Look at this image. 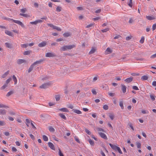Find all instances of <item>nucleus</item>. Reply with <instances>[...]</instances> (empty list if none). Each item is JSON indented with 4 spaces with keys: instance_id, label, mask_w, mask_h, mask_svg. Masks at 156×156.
Instances as JSON below:
<instances>
[{
    "instance_id": "f257e3e1",
    "label": "nucleus",
    "mask_w": 156,
    "mask_h": 156,
    "mask_svg": "<svg viewBox=\"0 0 156 156\" xmlns=\"http://www.w3.org/2000/svg\"><path fill=\"white\" fill-rule=\"evenodd\" d=\"M75 47V45H66L60 48V50L61 51H65L67 50L71 49Z\"/></svg>"
},
{
    "instance_id": "f03ea898",
    "label": "nucleus",
    "mask_w": 156,
    "mask_h": 156,
    "mask_svg": "<svg viewBox=\"0 0 156 156\" xmlns=\"http://www.w3.org/2000/svg\"><path fill=\"white\" fill-rule=\"evenodd\" d=\"M26 123L27 126L35 127L34 125V122L30 119H27L26 120Z\"/></svg>"
},
{
    "instance_id": "7ed1b4c3",
    "label": "nucleus",
    "mask_w": 156,
    "mask_h": 156,
    "mask_svg": "<svg viewBox=\"0 0 156 156\" xmlns=\"http://www.w3.org/2000/svg\"><path fill=\"white\" fill-rule=\"evenodd\" d=\"M7 20H12V21L14 22L15 23H16L21 26V27H24V25L23 24V23L21 22L20 21H19L18 20H13L12 19H7Z\"/></svg>"
},
{
    "instance_id": "20e7f679",
    "label": "nucleus",
    "mask_w": 156,
    "mask_h": 156,
    "mask_svg": "<svg viewBox=\"0 0 156 156\" xmlns=\"http://www.w3.org/2000/svg\"><path fill=\"white\" fill-rule=\"evenodd\" d=\"M112 52V50L109 48H107L105 51V55L109 54L111 53Z\"/></svg>"
},
{
    "instance_id": "39448f33",
    "label": "nucleus",
    "mask_w": 156,
    "mask_h": 156,
    "mask_svg": "<svg viewBox=\"0 0 156 156\" xmlns=\"http://www.w3.org/2000/svg\"><path fill=\"white\" fill-rule=\"evenodd\" d=\"M45 56L47 57H54L56 56V55L54 53H47L46 54Z\"/></svg>"
},
{
    "instance_id": "423d86ee",
    "label": "nucleus",
    "mask_w": 156,
    "mask_h": 156,
    "mask_svg": "<svg viewBox=\"0 0 156 156\" xmlns=\"http://www.w3.org/2000/svg\"><path fill=\"white\" fill-rule=\"evenodd\" d=\"M43 22L42 20H36L34 21L31 22H30V23L31 24L36 25L38 23H41Z\"/></svg>"
},
{
    "instance_id": "0eeeda50",
    "label": "nucleus",
    "mask_w": 156,
    "mask_h": 156,
    "mask_svg": "<svg viewBox=\"0 0 156 156\" xmlns=\"http://www.w3.org/2000/svg\"><path fill=\"white\" fill-rule=\"evenodd\" d=\"M109 144L113 150L116 151L117 148H118V147L115 145L112 144L111 143H109Z\"/></svg>"
},
{
    "instance_id": "6e6552de",
    "label": "nucleus",
    "mask_w": 156,
    "mask_h": 156,
    "mask_svg": "<svg viewBox=\"0 0 156 156\" xmlns=\"http://www.w3.org/2000/svg\"><path fill=\"white\" fill-rule=\"evenodd\" d=\"M99 134L101 137L102 138L105 140H107L108 139L105 133L101 132H99Z\"/></svg>"
},
{
    "instance_id": "1a4fd4ad",
    "label": "nucleus",
    "mask_w": 156,
    "mask_h": 156,
    "mask_svg": "<svg viewBox=\"0 0 156 156\" xmlns=\"http://www.w3.org/2000/svg\"><path fill=\"white\" fill-rule=\"evenodd\" d=\"M49 85V84L48 83H45L44 84H43L41 86H40V88L45 89L48 87Z\"/></svg>"
},
{
    "instance_id": "9d476101",
    "label": "nucleus",
    "mask_w": 156,
    "mask_h": 156,
    "mask_svg": "<svg viewBox=\"0 0 156 156\" xmlns=\"http://www.w3.org/2000/svg\"><path fill=\"white\" fill-rule=\"evenodd\" d=\"M48 144L49 147L51 149L54 150H55V148L54 146L52 143L50 142H49Z\"/></svg>"
},
{
    "instance_id": "9b49d317",
    "label": "nucleus",
    "mask_w": 156,
    "mask_h": 156,
    "mask_svg": "<svg viewBox=\"0 0 156 156\" xmlns=\"http://www.w3.org/2000/svg\"><path fill=\"white\" fill-rule=\"evenodd\" d=\"M121 86L122 87V92L124 93H125L126 92V87L124 84H122Z\"/></svg>"
},
{
    "instance_id": "f8f14e48",
    "label": "nucleus",
    "mask_w": 156,
    "mask_h": 156,
    "mask_svg": "<svg viewBox=\"0 0 156 156\" xmlns=\"http://www.w3.org/2000/svg\"><path fill=\"white\" fill-rule=\"evenodd\" d=\"M46 44V42L45 41H43L41 43H39L38 46L40 47H42L45 46Z\"/></svg>"
},
{
    "instance_id": "ddd939ff",
    "label": "nucleus",
    "mask_w": 156,
    "mask_h": 156,
    "mask_svg": "<svg viewBox=\"0 0 156 156\" xmlns=\"http://www.w3.org/2000/svg\"><path fill=\"white\" fill-rule=\"evenodd\" d=\"M27 130L28 131V133L30 135V137L31 139L33 140H34L35 137L32 134H30L31 132L33 133V132L32 131V132H31L29 131L28 129H27Z\"/></svg>"
},
{
    "instance_id": "4468645a",
    "label": "nucleus",
    "mask_w": 156,
    "mask_h": 156,
    "mask_svg": "<svg viewBox=\"0 0 156 156\" xmlns=\"http://www.w3.org/2000/svg\"><path fill=\"white\" fill-rule=\"evenodd\" d=\"M133 79V78L132 77H130L127 78L125 80V81L126 83H129L131 82Z\"/></svg>"
},
{
    "instance_id": "2eb2a0df",
    "label": "nucleus",
    "mask_w": 156,
    "mask_h": 156,
    "mask_svg": "<svg viewBox=\"0 0 156 156\" xmlns=\"http://www.w3.org/2000/svg\"><path fill=\"white\" fill-rule=\"evenodd\" d=\"M26 61L24 59H20L17 60V62L18 64H20L23 62H26Z\"/></svg>"
},
{
    "instance_id": "dca6fc26",
    "label": "nucleus",
    "mask_w": 156,
    "mask_h": 156,
    "mask_svg": "<svg viewBox=\"0 0 156 156\" xmlns=\"http://www.w3.org/2000/svg\"><path fill=\"white\" fill-rule=\"evenodd\" d=\"M43 59H41L39 61H37L35 62L33 64V65L34 66H35V65L37 64H39L41 63L43 61Z\"/></svg>"
},
{
    "instance_id": "f3484780",
    "label": "nucleus",
    "mask_w": 156,
    "mask_h": 156,
    "mask_svg": "<svg viewBox=\"0 0 156 156\" xmlns=\"http://www.w3.org/2000/svg\"><path fill=\"white\" fill-rule=\"evenodd\" d=\"M5 33L6 34H7L9 36H13V34H12V32L6 30L5 31Z\"/></svg>"
},
{
    "instance_id": "a211bd4d",
    "label": "nucleus",
    "mask_w": 156,
    "mask_h": 156,
    "mask_svg": "<svg viewBox=\"0 0 156 156\" xmlns=\"http://www.w3.org/2000/svg\"><path fill=\"white\" fill-rule=\"evenodd\" d=\"M5 44L6 47L9 48H12V45L11 44L6 42L5 43Z\"/></svg>"
},
{
    "instance_id": "6ab92c4d",
    "label": "nucleus",
    "mask_w": 156,
    "mask_h": 156,
    "mask_svg": "<svg viewBox=\"0 0 156 156\" xmlns=\"http://www.w3.org/2000/svg\"><path fill=\"white\" fill-rule=\"evenodd\" d=\"M7 111L5 109H0V114L3 115H5Z\"/></svg>"
},
{
    "instance_id": "aec40b11",
    "label": "nucleus",
    "mask_w": 156,
    "mask_h": 156,
    "mask_svg": "<svg viewBox=\"0 0 156 156\" xmlns=\"http://www.w3.org/2000/svg\"><path fill=\"white\" fill-rule=\"evenodd\" d=\"M146 18L149 20H151L155 19V18L153 16H147Z\"/></svg>"
},
{
    "instance_id": "412c9836",
    "label": "nucleus",
    "mask_w": 156,
    "mask_h": 156,
    "mask_svg": "<svg viewBox=\"0 0 156 156\" xmlns=\"http://www.w3.org/2000/svg\"><path fill=\"white\" fill-rule=\"evenodd\" d=\"M73 111L74 113L78 114H80L82 113L81 111L78 110L73 109Z\"/></svg>"
},
{
    "instance_id": "4be33fe9",
    "label": "nucleus",
    "mask_w": 156,
    "mask_h": 156,
    "mask_svg": "<svg viewBox=\"0 0 156 156\" xmlns=\"http://www.w3.org/2000/svg\"><path fill=\"white\" fill-rule=\"evenodd\" d=\"M59 110L63 112H69V110L66 108H61L59 109Z\"/></svg>"
},
{
    "instance_id": "5701e85b",
    "label": "nucleus",
    "mask_w": 156,
    "mask_h": 156,
    "mask_svg": "<svg viewBox=\"0 0 156 156\" xmlns=\"http://www.w3.org/2000/svg\"><path fill=\"white\" fill-rule=\"evenodd\" d=\"M88 141H89V142L90 144L92 146H94V145H95V144H94V142L93 140H92L90 139L88 140Z\"/></svg>"
},
{
    "instance_id": "b1692460",
    "label": "nucleus",
    "mask_w": 156,
    "mask_h": 156,
    "mask_svg": "<svg viewBox=\"0 0 156 156\" xmlns=\"http://www.w3.org/2000/svg\"><path fill=\"white\" fill-rule=\"evenodd\" d=\"M148 79V77L146 75H144L141 77V79L143 80H147Z\"/></svg>"
},
{
    "instance_id": "393cba45",
    "label": "nucleus",
    "mask_w": 156,
    "mask_h": 156,
    "mask_svg": "<svg viewBox=\"0 0 156 156\" xmlns=\"http://www.w3.org/2000/svg\"><path fill=\"white\" fill-rule=\"evenodd\" d=\"M108 116L111 120H112L114 119V115L113 114L109 113L108 114Z\"/></svg>"
},
{
    "instance_id": "a878e982",
    "label": "nucleus",
    "mask_w": 156,
    "mask_h": 156,
    "mask_svg": "<svg viewBox=\"0 0 156 156\" xmlns=\"http://www.w3.org/2000/svg\"><path fill=\"white\" fill-rule=\"evenodd\" d=\"M9 73V71H7L2 76V77L3 78L5 77L8 75Z\"/></svg>"
},
{
    "instance_id": "bb28decb",
    "label": "nucleus",
    "mask_w": 156,
    "mask_h": 156,
    "mask_svg": "<svg viewBox=\"0 0 156 156\" xmlns=\"http://www.w3.org/2000/svg\"><path fill=\"white\" fill-rule=\"evenodd\" d=\"M96 51V49L95 48H92L89 52V54H91L94 53Z\"/></svg>"
},
{
    "instance_id": "cd10ccee",
    "label": "nucleus",
    "mask_w": 156,
    "mask_h": 156,
    "mask_svg": "<svg viewBox=\"0 0 156 156\" xmlns=\"http://www.w3.org/2000/svg\"><path fill=\"white\" fill-rule=\"evenodd\" d=\"M12 79H13V81H14V82H15L14 84L15 85L17 83V80L16 78V77L14 75H13Z\"/></svg>"
},
{
    "instance_id": "c85d7f7f",
    "label": "nucleus",
    "mask_w": 156,
    "mask_h": 156,
    "mask_svg": "<svg viewBox=\"0 0 156 156\" xmlns=\"http://www.w3.org/2000/svg\"><path fill=\"white\" fill-rule=\"evenodd\" d=\"M119 105L120 106L121 108L122 109H124V106L123 105V101H120L119 103Z\"/></svg>"
},
{
    "instance_id": "c756f323",
    "label": "nucleus",
    "mask_w": 156,
    "mask_h": 156,
    "mask_svg": "<svg viewBox=\"0 0 156 156\" xmlns=\"http://www.w3.org/2000/svg\"><path fill=\"white\" fill-rule=\"evenodd\" d=\"M48 25L50 27L52 28H53V29L55 30V28L56 27V26L52 24H50V23H48Z\"/></svg>"
},
{
    "instance_id": "7c9ffc66",
    "label": "nucleus",
    "mask_w": 156,
    "mask_h": 156,
    "mask_svg": "<svg viewBox=\"0 0 156 156\" xmlns=\"http://www.w3.org/2000/svg\"><path fill=\"white\" fill-rule=\"evenodd\" d=\"M94 130H96L98 131H102L103 132H105V131L103 129L100 127H97Z\"/></svg>"
},
{
    "instance_id": "2f4dec72",
    "label": "nucleus",
    "mask_w": 156,
    "mask_h": 156,
    "mask_svg": "<svg viewBox=\"0 0 156 156\" xmlns=\"http://www.w3.org/2000/svg\"><path fill=\"white\" fill-rule=\"evenodd\" d=\"M70 34L69 32H66L63 34V36L65 37H67L69 36Z\"/></svg>"
},
{
    "instance_id": "473e14b6",
    "label": "nucleus",
    "mask_w": 156,
    "mask_h": 156,
    "mask_svg": "<svg viewBox=\"0 0 156 156\" xmlns=\"http://www.w3.org/2000/svg\"><path fill=\"white\" fill-rule=\"evenodd\" d=\"M59 116H60V117L62 119H63L65 120L66 119V117L63 114H62V113H60L59 114Z\"/></svg>"
},
{
    "instance_id": "72a5a7b5",
    "label": "nucleus",
    "mask_w": 156,
    "mask_h": 156,
    "mask_svg": "<svg viewBox=\"0 0 156 156\" xmlns=\"http://www.w3.org/2000/svg\"><path fill=\"white\" fill-rule=\"evenodd\" d=\"M42 138L43 140L45 141H47L48 140V137L45 135L43 136Z\"/></svg>"
},
{
    "instance_id": "f704fd0d",
    "label": "nucleus",
    "mask_w": 156,
    "mask_h": 156,
    "mask_svg": "<svg viewBox=\"0 0 156 156\" xmlns=\"http://www.w3.org/2000/svg\"><path fill=\"white\" fill-rule=\"evenodd\" d=\"M20 15L25 17H29L30 16L28 15L27 14H23L22 13H20Z\"/></svg>"
},
{
    "instance_id": "c9c22d12",
    "label": "nucleus",
    "mask_w": 156,
    "mask_h": 156,
    "mask_svg": "<svg viewBox=\"0 0 156 156\" xmlns=\"http://www.w3.org/2000/svg\"><path fill=\"white\" fill-rule=\"evenodd\" d=\"M34 66L33 64L30 66L28 70V73H30L32 70Z\"/></svg>"
},
{
    "instance_id": "e433bc0d",
    "label": "nucleus",
    "mask_w": 156,
    "mask_h": 156,
    "mask_svg": "<svg viewBox=\"0 0 156 156\" xmlns=\"http://www.w3.org/2000/svg\"><path fill=\"white\" fill-rule=\"evenodd\" d=\"M144 36H142L141 38V39L140 41V42L141 44L144 43Z\"/></svg>"
},
{
    "instance_id": "4c0bfd02",
    "label": "nucleus",
    "mask_w": 156,
    "mask_h": 156,
    "mask_svg": "<svg viewBox=\"0 0 156 156\" xmlns=\"http://www.w3.org/2000/svg\"><path fill=\"white\" fill-rule=\"evenodd\" d=\"M13 91H9V92H8L7 93L6 96L7 97H9V96H10L11 95L13 94Z\"/></svg>"
},
{
    "instance_id": "58836bf2",
    "label": "nucleus",
    "mask_w": 156,
    "mask_h": 156,
    "mask_svg": "<svg viewBox=\"0 0 156 156\" xmlns=\"http://www.w3.org/2000/svg\"><path fill=\"white\" fill-rule=\"evenodd\" d=\"M31 52V51H26L24 52L23 55H27L30 54Z\"/></svg>"
},
{
    "instance_id": "ea45409f",
    "label": "nucleus",
    "mask_w": 156,
    "mask_h": 156,
    "mask_svg": "<svg viewBox=\"0 0 156 156\" xmlns=\"http://www.w3.org/2000/svg\"><path fill=\"white\" fill-rule=\"evenodd\" d=\"M142 113L143 114H147L149 113V112L148 111L145 110H142L141 111Z\"/></svg>"
},
{
    "instance_id": "a19ab883",
    "label": "nucleus",
    "mask_w": 156,
    "mask_h": 156,
    "mask_svg": "<svg viewBox=\"0 0 156 156\" xmlns=\"http://www.w3.org/2000/svg\"><path fill=\"white\" fill-rule=\"evenodd\" d=\"M27 11V9L26 8H24L20 9V12L22 13H24Z\"/></svg>"
},
{
    "instance_id": "79ce46f5",
    "label": "nucleus",
    "mask_w": 156,
    "mask_h": 156,
    "mask_svg": "<svg viewBox=\"0 0 156 156\" xmlns=\"http://www.w3.org/2000/svg\"><path fill=\"white\" fill-rule=\"evenodd\" d=\"M136 145L137 146V148H141V144L140 143L138 142H136Z\"/></svg>"
},
{
    "instance_id": "37998d69",
    "label": "nucleus",
    "mask_w": 156,
    "mask_h": 156,
    "mask_svg": "<svg viewBox=\"0 0 156 156\" xmlns=\"http://www.w3.org/2000/svg\"><path fill=\"white\" fill-rule=\"evenodd\" d=\"M116 151H118L120 154H122V151L120 148L119 147H118V148H117Z\"/></svg>"
},
{
    "instance_id": "c03bdc74",
    "label": "nucleus",
    "mask_w": 156,
    "mask_h": 156,
    "mask_svg": "<svg viewBox=\"0 0 156 156\" xmlns=\"http://www.w3.org/2000/svg\"><path fill=\"white\" fill-rule=\"evenodd\" d=\"M74 139L79 144L80 143V141L79 139L78 138L77 136H75L74 137Z\"/></svg>"
},
{
    "instance_id": "a18cd8bd",
    "label": "nucleus",
    "mask_w": 156,
    "mask_h": 156,
    "mask_svg": "<svg viewBox=\"0 0 156 156\" xmlns=\"http://www.w3.org/2000/svg\"><path fill=\"white\" fill-rule=\"evenodd\" d=\"M60 97L59 95H56L55 97V98L57 101H59L60 100Z\"/></svg>"
},
{
    "instance_id": "49530a36",
    "label": "nucleus",
    "mask_w": 156,
    "mask_h": 156,
    "mask_svg": "<svg viewBox=\"0 0 156 156\" xmlns=\"http://www.w3.org/2000/svg\"><path fill=\"white\" fill-rule=\"evenodd\" d=\"M7 86L8 85L5 83L1 87V89L4 90Z\"/></svg>"
},
{
    "instance_id": "de8ad7c7",
    "label": "nucleus",
    "mask_w": 156,
    "mask_h": 156,
    "mask_svg": "<svg viewBox=\"0 0 156 156\" xmlns=\"http://www.w3.org/2000/svg\"><path fill=\"white\" fill-rule=\"evenodd\" d=\"M86 132L88 135H90L91 134L90 132L87 129H85Z\"/></svg>"
},
{
    "instance_id": "09e8293b",
    "label": "nucleus",
    "mask_w": 156,
    "mask_h": 156,
    "mask_svg": "<svg viewBox=\"0 0 156 156\" xmlns=\"http://www.w3.org/2000/svg\"><path fill=\"white\" fill-rule=\"evenodd\" d=\"M132 0H129V2L128 3V5L130 7H132Z\"/></svg>"
},
{
    "instance_id": "8fccbe9b",
    "label": "nucleus",
    "mask_w": 156,
    "mask_h": 156,
    "mask_svg": "<svg viewBox=\"0 0 156 156\" xmlns=\"http://www.w3.org/2000/svg\"><path fill=\"white\" fill-rule=\"evenodd\" d=\"M49 130L50 132H54L55 131V130L53 127H49Z\"/></svg>"
},
{
    "instance_id": "3c124183",
    "label": "nucleus",
    "mask_w": 156,
    "mask_h": 156,
    "mask_svg": "<svg viewBox=\"0 0 156 156\" xmlns=\"http://www.w3.org/2000/svg\"><path fill=\"white\" fill-rule=\"evenodd\" d=\"M108 30H109V29L108 28H106L104 29L101 30V31L102 32L104 33V32H106L108 31Z\"/></svg>"
},
{
    "instance_id": "603ef678",
    "label": "nucleus",
    "mask_w": 156,
    "mask_h": 156,
    "mask_svg": "<svg viewBox=\"0 0 156 156\" xmlns=\"http://www.w3.org/2000/svg\"><path fill=\"white\" fill-rule=\"evenodd\" d=\"M61 8L59 6H57L56 9V10L57 11L59 12L61 11Z\"/></svg>"
},
{
    "instance_id": "864d4df0",
    "label": "nucleus",
    "mask_w": 156,
    "mask_h": 156,
    "mask_svg": "<svg viewBox=\"0 0 156 156\" xmlns=\"http://www.w3.org/2000/svg\"><path fill=\"white\" fill-rule=\"evenodd\" d=\"M103 108L104 109L107 110L108 109V107L107 105H104L103 106Z\"/></svg>"
},
{
    "instance_id": "5fc2aeb1",
    "label": "nucleus",
    "mask_w": 156,
    "mask_h": 156,
    "mask_svg": "<svg viewBox=\"0 0 156 156\" xmlns=\"http://www.w3.org/2000/svg\"><path fill=\"white\" fill-rule=\"evenodd\" d=\"M11 78L8 79L6 81L5 83L8 85V84L9 83L10 81L11 80Z\"/></svg>"
},
{
    "instance_id": "6e6d98bb",
    "label": "nucleus",
    "mask_w": 156,
    "mask_h": 156,
    "mask_svg": "<svg viewBox=\"0 0 156 156\" xmlns=\"http://www.w3.org/2000/svg\"><path fill=\"white\" fill-rule=\"evenodd\" d=\"M103 88L105 90H108L109 89L108 86L106 85H105L103 87Z\"/></svg>"
},
{
    "instance_id": "4d7b16f0",
    "label": "nucleus",
    "mask_w": 156,
    "mask_h": 156,
    "mask_svg": "<svg viewBox=\"0 0 156 156\" xmlns=\"http://www.w3.org/2000/svg\"><path fill=\"white\" fill-rule=\"evenodd\" d=\"M59 156H64L60 149H59Z\"/></svg>"
},
{
    "instance_id": "13d9d810",
    "label": "nucleus",
    "mask_w": 156,
    "mask_h": 156,
    "mask_svg": "<svg viewBox=\"0 0 156 156\" xmlns=\"http://www.w3.org/2000/svg\"><path fill=\"white\" fill-rule=\"evenodd\" d=\"M5 124V122L3 121H0V126H3Z\"/></svg>"
},
{
    "instance_id": "bf43d9fd",
    "label": "nucleus",
    "mask_w": 156,
    "mask_h": 156,
    "mask_svg": "<svg viewBox=\"0 0 156 156\" xmlns=\"http://www.w3.org/2000/svg\"><path fill=\"white\" fill-rule=\"evenodd\" d=\"M133 89V90H139V89L136 86H133L132 87Z\"/></svg>"
},
{
    "instance_id": "052dcab7",
    "label": "nucleus",
    "mask_w": 156,
    "mask_h": 156,
    "mask_svg": "<svg viewBox=\"0 0 156 156\" xmlns=\"http://www.w3.org/2000/svg\"><path fill=\"white\" fill-rule=\"evenodd\" d=\"M27 44H22L21 45V47L23 48H26L28 46Z\"/></svg>"
},
{
    "instance_id": "680f3d73",
    "label": "nucleus",
    "mask_w": 156,
    "mask_h": 156,
    "mask_svg": "<svg viewBox=\"0 0 156 156\" xmlns=\"http://www.w3.org/2000/svg\"><path fill=\"white\" fill-rule=\"evenodd\" d=\"M15 132L16 134H19L20 132V129H15Z\"/></svg>"
},
{
    "instance_id": "e2e57ef3",
    "label": "nucleus",
    "mask_w": 156,
    "mask_h": 156,
    "mask_svg": "<svg viewBox=\"0 0 156 156\" xmlns=\"http://www.w3.org/2000/svg\"><path fill=\"white\" fill-rule=\"evenodd\" d=\"M94 23H91V24H89L88 25H87L86 27V28H89L90 27H92L94 24Z\"/></svg>"
},
{
    "instance_id": "0e129e2a",
    "label": "nucleus",
    "mask_w": 156,
    "mask_h": 156,
    "mask_svg": "<svg viewBox=\"0 0 156 156\" xmlns=\"http://www.w3.org/2000/svg\"><path fill=\"white\" fill-rule=\"evenodd\" d=\"M133 22H134L133 20V19H132V18H131L129 19V23H132Z\"/></svg>"
},
{
    "instance_id": "69168bd1",
    "label": "nucleus",
    "mask_w": 156,
    "mask_h": 156,
    "mask_svg": "<svg viewBox=\"0 0 156 156\" xmlns=\"http://www.w3.org/2000/svg\"><path fill=\"white\" fill-rule=\"evenodd\" d=\"M55 30H57L58 31H61L62 30L60 28H59L58 27H57V26H56V27L55 28Z\"/></svg>"
},
{
    "instance_id": "338daca9",
    "label": "nucleus",
    "mask_w": 156,
    "mask_h": 156,
    "mask_svg": "<svg viewBox=\"0 0 156 156\" xmlns=\"http://www.w3.org/2000/svg\"><path fill=\"white\" fill-rule=\"evenodd\" d=\"M156 28V24H154L152 26V30H154Z\"/></svg>"
},
{
    "instance_id": "774afa93",
    "label": "nucleus",
    "mask_w": 156,
    "mask_h": 156,
    "mask_svg": "<svg viewBox=\"0 0 156 156\" xmlns=\"http://www.w3.org/2000/svg\"><path fill=\"white\" fill-rule=\"evenodd\" d=\"M156 57V53L152 55L150 58H154Z\"/></svg>"
}]
</instances>
